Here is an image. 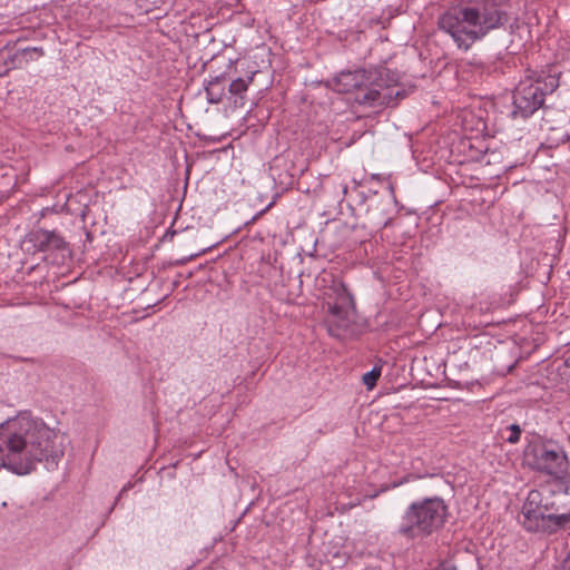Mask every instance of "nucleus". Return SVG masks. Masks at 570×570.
<instances>
[{
	"label": "nucleus",
	"instance_id": "f257e3e1",
	"mask_svg": "<svg viewBox=\"0 0 570 570\" xmlns=\"http://www.w3.org/2000/svg\"><path fill=\"white\" fill-rule=\"evenodd\" d=\"M66 441L63 433L50 429L30 412H20L0 424V470L28 474L37 463L63 456Z\"/></svg>",
	"mask_w": 570,
	"mask_h": 570
},
{
	"label": "nucleus",
	"instance_id": "39448f33",
	"mask_svg": "<svg viewBox=\"0 0 570 570\" xmlns=\"http://www.w3.org/2000/svg\"><path fill=\"white\" fill-rule=\"evenodd\" d=\"M560 72L527 69L513 91V115L528 118L543 106L544 97L560 86Z\"/></svg>",
	"mask_w": 570,
	"mask_h": 570
},
{
	"label": "nucleus",
	"instance_id": "6ab92c4d",
	"mask_svg": "<svg viewBox=\"0 0 570 570\" xmlns=\"http://www.w3.org/2000/svg\"><path fill=\"white\" fill-rule=\"evenodd\" d=\"M557 570H570V551L567 553L566 558L562 560L560 567Z\"/></svg>",
	"mask_w": 570,
	"mask_h": 570
},
{
	"label": "nucleus",
	"instance_id": "a211bd4d",
	"mask_svg": "<svg viewBox=\"0 0 570 570\" xmlns=\"http://www.w3.org/2000/svg\"><path fill=\"white\" fill-rule=\"evenodd\" d=\"M226 81V75L222 73L219 76L209 77L206 82H214L215 85H224Z\"/></svg>",
	"mask_w": 570,
	"mask_h": 570
},
{
	"label": "nucleus",
	"instance_id": "4468645a",
	"mask_svg": "<svg viewBox=\"0 0 570 570\" xmlns=\"http://www.w3.org/2000/svg\"><path fill=\"white\" fill-rule=\"evenodd\" d=\"M381 366H374L370 372L362 376V382L367 390H372L376 385V382L381 376Z\"/></svg>",
	"mask_w": 570,
	"mask_h": 570
},
{
	"label": "nucleus",
	"instance_id": "9d476101",
	"mask_svg": "<svg viewBox=\"0 0 570 570\" xmlns=\"http://www.w3.org/2000/svg\"><path fill=\"white\" fill-rule=\"evenodd\" d=\"M393 81H395L394 73H391L390 70L387 69V76L383 75V81H381V83H383V86L382 87H376L382 92L391 94L392 95L391 101H390V104L387 106H390L393 102L394 99H402V98L405 97V91L404 90L395 89L394 87H392L390 85Z\"/></svg>",
	"mask_w": 570,
	"mask_h": 570
},
{
	"label": "nucleus",
	"instance_id": "7ed1b4c3",
	"mask_svg": "<svg viewBox=\"0 0 570 570\" xmlns=\"http://www.w3.org/2000/svg\"><path fill=\"white\" fill-rule=\"evenodd\" d=\"M449 515V505L443 498L417 499L404 509L396 532L409 541L423 540L440 531Z\"/></svg>",
	"mask_w": 570,
	"mask_h": 570
},
{
	"label": "nucleus",
	"instance_id": "20e7f679",
	"mask_svg": "<svg viewBox=\"0 0 570 570\" xmlns=\"http://www.w3.org/2000/svg\"><path fill=\"white\" fill-rule=\"evenodd\" d=\"M521 515L520 523L528 532L552 534L561 529H570V511L560 513L554 492L547 488L528 493Z\"/></svg>",
	"mask_w": 570,
	"mask_h": 570
},
{
	"label": "nucleus",
	"instance_id": "f3484780",
	"mask_svg": "<svg viewBox=\"0 0 570 570\" xmlns=\"http://www.w3.org/2000/svg\"><path fill=\"white\" fill-rule=\"evenodd\" d=\"M275 205V199H273L264 209L259 210L255 214L250 220L246 223V225L255 223L259 217H262L266 212H268Z\"/></svg>",
	"mask_w": 570,
	"mask_h": 570
},
{
	"label": "nucleus",
	"instance_id": "2eb2a0df",
	"mask_svg": "<svg viewBox=\"0 0 570 570\" xmlns=\"http://www.w3.org/2000/svg\"><path fill=\"white\" fill-rule=\"evenodd\" d=\"M505 431L509 432V435L505 436V440L509 443L515 444V443L519 442L520 435H521V428H520V425L511 424V425L507 426Z\"/></svg>",
	"mask_w": 570,
	"mask_h": 570
},
{
	"label": "nucleus",
	"instance_id": "423d86ee",
	"mask_svg": "<svg viewBox=\"0 0 570 570\" xmlns=\"http://www.w3.org/2000/svg\"><path fill=\"white\" fill-rule=\"evenodd\" d=\"M383 75L387 76V69L384 67L342 71L336 76L335 85L337 90L342 92L357 90L355 100L360 105L382 107L389 105L392 98L391 94L382 92L376 88L383 86L381 83Z\"/></svg>",
	"mask_w": 570,
	"mask_h": 570
},
{
	"label": "nucleus",
	"instance_id": "1a4fd4ad",
	"mask_svg": "<svg viewBox=\"0 0 570 570\" xmlns=\"http://www.w3.org/2000/svg\"><path fill=\"white\" fill-rule=\"evenodd\" d=\"M23 244L27 252H63L68 250V243L56 230L42 228L33 229L24 237Z\"/></svg>",
	"mask_w": 570,
	"mask_h": 570
},
{
	"label": "nucleus",
	"instance_id": "f8f14e48",
	"mask_svg": "<svg viewBox=\"0 0 570 570\" xmlns=\"http://www.w3.org/2000/svg\"><path fill=\"white\" fill-rule=\"evenodd\" d=\"M45 56V50L41 47H27L18 49L14 53V58L21 59L24 62L38 60Z\"/></svg>",
	"mask_w": 570,
	"mask_h": 570
},
{
	"label": "nucleus",
	"instance_id": "aec40b11",
	"mask_svg": "<svg viewBox=\"0 0 570 570\" xmlns=\"http://www.w3.org/2000/svg\"><path fill=\"white\" fill-rule=\"evenodd\" d=\"M390 220H391L390 217L389 218H383V219L379 220L376 224L380 227H385L389 224Z\"/></svg>",
	"mask_w": 570,
	"mask_h": 570
},
{
	"label": "nucleus",
	"instance_id": "6e6552de",
	"mask_svg": "<svg viewBox=\"0 0 570 570\" xmlns=\"http://www.w3.org/2000/svg\"><path fill=\"white\" fill-rule=\"evenodd\" d=\"M532 456L531 465L537 471L556 479H563L568 474L569 462L562 449L549 444H538L532 449Z\"/></svg>",
	"mask_w": 570,
	"mask_h": 570
},
{
	"label": "nucleus",
	"instance_id": "dca6fc26",
	"mask_svg": "<svg viewBox=\"0 0 570 570\" xmlns=\"http://www.w3.org/2000/svg\"><path fill=\"white\" fill-rule=\"evenodd\" d=\"M432 570H458V569H456V566L451 560H442Z\"/></svg>",
	"mask_w": 570,
	"mask_h": 570
},
{
	"label": "nucleus",
	"instance_id": "9b49d317",
	"mask_svg": "<svg viewBox=\"0 0 570 570\" xmlns=\"http://www.w3.org/2000/svg\"><path fill=\"white\" fill-rule=\"evenodd\" d=\"M206 98L209 104H219L225 96V85H215L214 82H205Z\"/></svg>",
	"mask_w": 570,
	"mask_h": 570
},
{
	"label": "nucleus",
	"instance_id": "f03ea898",
	"mask_svg": "<svg viewBox=\"0 0 570 570\" xmlns=\"http://www.w3.org/2000/svg\"><path fill=\"white\" fill-rule=\"evenodd\" d=\"M509 19L498 2L484 0L449 8L439 17L438 27L460 50L468 51L491 31L504 27Z\"/></svg>",
	"mask_w": 570,
	"mask_h": 570
},
{
	"label": "nucleus",
	"instance_id": "412c9836",
	"mask_svg": "<svg viewBox=\"0 0 570 570\" xmlns=\"http://www.w3.org/2000/svg\"><path fill=\"white\" fill-rule=\"evenodd\" d=\"M346 191H347V186H344L343 187V193L346 194Z\"/></svg>",
	"mask_w": 570,
	"mask_h": 570
},
{
	"label": "nucleus",
	"instance_id": "ddd939ff",
	"mask_svg": "<svg viewBox=\"0 0 570 570\" xmlns=\"http://www.w3.org/2000/svg\"><path fill=\"white\" fill-rule=\"evenodd\" d=\"M255 73L256 72H253L249 77H247V79H244V78L234 79L229 83V87H228L229 94L233 96L242 97L247 91L248 86L253 81Z\"/></svg>",
	"mask_w": 570,
	"mask_h": 570
},
{
	"label": "nucleus",
	"instance_id": "0eeeda50",
	"mask_svg": "<svg viewBox=\"0 0 570 570\" xmlns=\"http://www.w3.org/2000/svg\"><path fill=\"white\" fill-rule=\"evenodd\" d=\"M323 298L326 308L324 324L328 334L336 338H344L354 323L355 302L353 295L342 281L332 279Z\"/></svg>",
	"mask_w": 570,
	"mask_h": 570
}]
</instances>
